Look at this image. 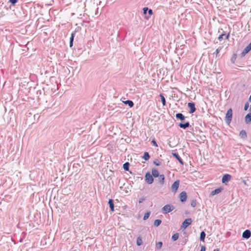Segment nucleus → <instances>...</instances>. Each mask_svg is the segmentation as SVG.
Wrapping results in <instances>:
<instances>
[{"label": "nucleus", "instance_id": "nucleus-1", "mask_svg": "<svg viewBox=\"0 0 251 251\" xmlns=\"http://www.w3.org/2000/svg\"><path fill=\"white\" fill-rule=\"evenodd\" d=\"M232 118V110L231 108H229L227 110L225 117L226 122L227 125H229L231 123Z\"/></svg>", "mask_w": 251, "mask_h": 251}, {"label": "nucleus", "instance_id": "nucleus-2", "mask_svg": "<svg viewBox=\"0 0 251 251\" xmlns=\"http://www.w3.org/2000/svg\"><path fill=\"white\" fill-rule=\"evenodd\" d=\"M174 209V206L168 204L164 205L162 209L164 214H167L172 211Z\"/></svg>", "mask_w": 251, "mask_h": 251}, {"label": "nucleus", "instance_id": "nucleus-3", "mask_svg": "<svg viewBox=\"0 0 251 251\" xmlns=\"http://www.w3.org/2000/svg\"><path fill=\"white\" fill-rule=\"evenodd\" d=\"M145 181L149 184H152L153 182V178L150 172H147L145 176Z\"/></svg>", "mask_w": 251, "mask_h": 251}, {"label": "nucleus", "instance_id": "nucleus-4", "mask_svg": "<svg viewBox=\"0 0 251 251\" xmlns=\"http://www.w3.org/2000/svg\"><path fill=\"white\" fill-rule=\"evenodd\" d=\"M192 222V220L191 218H187L185 219L181 226V228L185 229L187 228L188 226L190 225Z\"/></svg>", "mask_w": 251, "mask_h": 251}, {"label": "nucleus", "instance_id": "nucleus-5", "mask_svg": "<svg viewBox=\"0 0 251 251\" xmlns=\"http://www.w3.org/2000/svg\"><path fill=\"white\" fill-rule=\"evenodd\" d=\"M188 107L189 108V112L190 114H193L196 110L195 107V103L194 102H190L188 103Z\"/></svg>", "mask_w": 251, "mask_h": 251}, {"label": "nucleus", "instance_id": "nucleus-6", "mask_svg": "<svg viewBox=\"0 0 251 251\" xmlns=\"http://www.w3.org/2000/svg\"><path fill=\"white\" fill-rule=\"evenodd\" d=\"M143 14L145 15H147V13H148L149 15L146 16V19H148L151 16V15L152 14V10L151 9H149L148 7H144L143 9Z\"/></svg>", "mask_w": 251, "mask_h": 251}, {"label": "nucleus", "instance_id": "nucleus-7", "mask_svg": "<svg viewBox=\"0 0 251 251\" xmlns=\"http://www.w3.org/2000/svg\"><path fill=\"white\" fill-rule=\"evenodd\" d=\"M179 185V180H177L175 181L171 186L172 191L173 192L176 193L178 188Z\"/></svg>", "mask_w": 251, "mask_h": 251}, {"label": "nucleus", "instance_id": "nucleus-8", "mask_svg": "<svg viewBox=\"0 0 251 251\" xmlns=\"http://www.w3.org/2000/svg\"><path fill=\"white\" fill-rule=\"evenodd\" d=\"M231 177V176L229 174H226L224 175L222 179V183L226 184L230 180Z\"/></svg>", "mask_w": 251, "mask_h": 251}, {"label": "nucleus", "instance_id": "nucleus-9", "mask_svg": "<svg viewBox=\"0 0 251 251\" xmlns=\"http://www.w3.org/2000/svg\"><path fill=\"white\" fill-rule=\"evenodd\" d=\"M187 194H186V192L182 191V192H181L180 193V194H179L180 201L182 202H185L187 200Z\"/></svg>", "mask_w": 251, "mask_h": 251}, {"label": "nucleus", "instance_id": "nucleus-10", "mask_svg": "<svg viewBox=\"0 0 251 251\" xmlns=\"http://www.w3.org/2000/svg\"><path fill=\"white\" fill-rule=\"evenodd\" d=\"M251 236V232L249 229L245 230L242 233V237L248 239Z\"/></svg>", "mask_w": 251, "mask_h": 251}, {"label": "nucleus", "instance_id": "nucleus-11", "mask_svg": "<svg viewBox=\"0 0 251 251\" xmlns=\"http://www.w3.org/2000/svg\"><path fill=\"white\" fill-rule=\"evenodd\" d=\"M178 126L179 127L185 129L189 127L190 126V125L189 122H186L185 123L181 122L179 123Z\"/></svg>", "mask_w": 251, "mask_h": 251}, {"label": "nucleus", "instance_id": "nucleus-12", "mask_svg": "<svg viewBox=\"0 0 251 251\" xmlns=\"http://www.w3.org/2000/svg\"><path fill=\"white\" fill-rule=\"evenodd\" d=\"M172 155L174 157H175L178 161L181 164V165H183L184 164V162L183 161L182 159H181V158L179 156V155H178V154L177 153H176V152H173L172 153Z\"/></svg>", "mask_w": 251, "mask_h": 251}, {"label": "nucleus", "instance_id": "nucleus-13", "mask_svg": "<svg viewBox=\"0 0 251 251\" xmlns=\"http://www.w3.org/2000/svg\"><path fill=\"white\" fill-rule=\"evenodd\" d=\"M223 189V188L222 187H219L218 188H216L211 192L210 195L213 196L215 195L218 194L219 193L222 192Z\"/></svg>", "mask_w": 251, "mask_h": 251}, {"label": "nucleus", "instance_id": "nucleus-14", "mask_svg": "<svg viewBox=\"0 0 251 251\" xmlns=\"http://www.w3.org/2000/svg\"><path fill=\"white\" fill-rule=\"evenodd\" d=\"M176 118L177 120H180L181 121H183L185 120L186 117H185L182 113H178L176 114Z\"/></svg>", "mask_w": 251, "mask_h": 251}, {"label": "nucleus", "instance_id": "nucleus-15", "mask_svg": "<svg viewBox=\"0 0 251 251\" xmlns=\"http://www.w3.org/2000/svg\"><path fill=\"white\" fill-rule=\"evenodd\" d=\"M151 173L152 177H157L160 175H159L158 171L155 168L152 169Z\"/></svg>", "mask_w": 251, "mask_h": 251}, {"label": "nucleus", "instance_id": "nucleus-16", "mask_svg": "<svg viewBox=\"0 0 251 251\" xmlns=\"http://www.w3.org/2000/svg\"><path fill=\"white\" fill-rule=\"evenodd\" d=\"M240 137L246 140L247 138V132L245 130H242L239 133Z\"/></svg>", "mask_w": 251, "mask_h": 251}, {"label": "nucleus", "instance_id": "nucleus-17", "mask_svg": "<svg viewBox=\"0 0 251 251\" xmlns=\"http://www.w3.org/2000/svg\"><path fill=\"white\" fill-rule=\"evenodd\" d=\"M108 204L110 210L113 212L114 211V204L113 200L112 199H109L108 201Z\"/></svg>", "mask_w": 251, "mask_h": 251}, {"label": "nucleus", "instance_id": "nucleus-18", "mask_svg": "<svg viewBox=\"0 0 251 251\" xmlns=\"http://www.w3.org/2000/svg\"><path fill=\"white\" fill-rule=\"evenodd\" d=\"M245 123L248 124L251 122V112L248 113L245 116Z\"/></svg>", "mask_w": 251, "mask_h": 251}, {"label": "nucleus", "instance_id": "nucleus-19", "mask_svg": "<svg viewBox=\"0 0 251 251\" xmlns=\"http://www.w3.org/2000/svg\"><path fill=\"white\" fill-rule=\"evenodd\" d=\"M158 181L161 185H163L165 182V176L164 175L162 174L159 176Z\"/></svg>", "mask_w": 251, "mask_h": 251}, {"label": "nucleus", "instance_id": "nucleus-20", "mask_svg": "<svg viewBox=\"0 0 251 251\" xmlns=\"http://www.w3.org/2000/svg\"><path fill=\"white\" fill-rule=\"evenodd\" d=\"M224 36H225L226 39H228L229 36V33H228L227 35L225 33H222L218 37L219 40L221 41L223 39Z\"/></svg>", "mask_w": 251, "mask_h": 251}, {"label": "nucleus", "instance_id": "nucleus-21", "mask_svg": "<svg viewBox=\"0 0 251 251\" xmlns=\"http://www.w3.org/2000/svg\"><path fill=\"white\" fill-rule=\"evenodd\" d=\"M123 102L125 104L128 105L130 108H131L134 106V103L131 100H126Z\"/></svg>", "mask_w": 251, "mask_h": 251}, {"label": "nucleus", "instance_id": "nucleus-22", "mask_svg": "<svg viewBox=\"0 0 251 251\" xmlns=\"http://www.w3.org/2000/svg\"><path fill=\"white\" fill-rule=\"evenodd\" d=\"M159 97H160V99H161V100L162 101V104L163 106H165L166 104V100H165V98L163 95V94H160L159 95Z\"/></svg>", "mask_w": 251, "mask_h": 251}, {"label": "nucleus", "instance_id": "nucleus-23", "mask_svg": "<svg viewBox=\"0 0 251 251\" xmlns=\"http://www.w3.org/2000/svg\"><path fill=\"white\" fill-rule=\"evenodd\" d=\"M142 158L146 161L148 160L150 158V155L148 152H145Z\"/></svg>", "mask_w": 251, "mask_h": 251}, {"label": "nucleus", "instance_id": "nucleus-24", "mask_svg": "<svg viewBox=\"0 0 251 251\" xmlns=\"http://www.w3.org/2000/svg\"><path fill=\"white\" fill-rule=\"evenodd\" d=\"M129 165H130V164L129 162H126V163H125L123 165V168H124V169L126 171H129Z\"/></svg>", "mask_w": 251, "mask_h": 251}, {"label": "nucleus", "instance_id": "nucleus-25", "mask_svg": "<svg viewBox=\"0 0 251 251\" xmlns=\"http://www.w3.org/2000/svg\"><path fill=\"white\" fill-rule=\"evenodd\" d=\"M136 244L138 246H140L142 245L143 241H142V238L140 236H139L137 237V241H136Z\"/></svg>", "mask_w": 251, "mask_h": 251}, {"label": "nucleus", "instance_id": "nucleus-26", "mask_svg": "<svg viewBox=\"0 0 251 251\" xmlns=\"http://www.w3.org/2000/svg\"><path fill=\"white\" fill-rule=\"evenodd\" d=\"M179 237V234L178 233H176L173 235L172 236V240L173 241H176Z\"/></svg>", "mask_w": 251, "mask_h": 251}, {"label": "nucleus", "instance_id": "nucleus-27", "mask_svg": "<svg viewBox=\"0 0 251 251\" xmlns=\"http://www.w3.org/2000/svg\"><path fill=\"white\" fill-rule=\"evenodd\" d=\"M205 237V233L204 231H202L200 233V240L204 241Z\"/></svg>", "mask_w": 251, "mask_h": 251}, {"label": "nucleus", "instance_id": "nucleus-28", "mask_svg": "<svg viewBox=\"0 0 251 251\" xmlns=\"http://www.w3.org/2000/svg\"><path fill=\"white\" fill-rule=\"evenodd\" d=\"M161 220H159V219H157L154 221L153 225L155 226H158L161 224Z\"/></svg>", "mask_w": 251, "mask_h": 251}, {"label": "nucleus", "instance_id": "nucleus-29", "mask_svg": "<svg viewBox=\"0 0 251 251\" xmlns=\"http://www.w3.org/2000/svg\"><path fill=\"white\" fill-rule=\"evenodd\" d=\"M163 243L161 241H159L156 244V248L157 250H160L162 247Z\"/></svg>", "mask_w": 251, "mask_h": 251}, {"label": "nucleus", "instance_id": "nucleus-30", "mask_svg": "<svg viewBox=\"0 0 251 251\" xmlns=\"http://www.w3.org/2000/svg\"><path fill=\"white\" fill-rule=\"evenodd\" d=\"M150 214H151V212L150 211H148V212H146L143 217V220H147L149 218V217H150Z\"/></svg>", "mask_w": 251, "mask_h": 251}, {"label": "nucleus", "instance_id": "nucleus-31", "mask_svg": "<svg viewBox=\"0 0 251 251\" xmlns=\"http://www.w3.org/2000/svg\"><path fill=\"white\" fill-rule=\"evenodd\" d=\"M76 33V31H74L72 33L71 36L70 38V41L74 42V37Z\"/></svg>", "mask_w": 251, "mask_h": 251}, {"label": "nucleus", "instance_id": "nucleus-32", "mask_svg": "<svg viewBox=\"0 0 251 251\" xmlns=\"http://www.w3.org/2000/svg\"><path fill=\"white\" fill-rule=\"evenodd\" d=\"M197 203V201L196 200H193L191 201V205L192 207H195L196 206Z\"/></svg>", "mask_w": 251, "mask_h": 251}, {"label": "nucleus", "instance_id": "nucleus-33", "mask_svg": "<svg viewBox=\"0 0 251 251\" xmlns=\"http://www.w3.org/2000/svg\"><path fill=\"white\" fill-rule=\"evenodd\" d=\"M236 58H237V55L236 54H233L232 57L231 58V62L232 63H234V62L236 59Z\"/></svg>", "mask_w": 251, "mask_h": 251}, {"label": "nucleus", "instance_id": "nucleus-34", "mask_svg": "<svg viewBox=\"0 0 251 251\" xmlns=\"http://www.w3.org/2000/svg\"><path fill=\"white\" fill-rule=\"evenodd\" d=\"M153 164L156 166H159L161 164V162L157 159L153 161Z\"/></svg>", "mask_w": 251, "mask_h": 251}, {"label": "nucleus", "instance_id": "nucleus-35", "mask_svg": "<svg viewBox=\"0 0 251 251\" xmlns=\"http://www.w3.org/2000/svg\"><path fill=\"white\" fill-rule=\"evenodd\" d=\"M221 50V48L220 47V48H218V49H216L215 52L214 53V54H215L216 55V57H217L219 53L220 52V51Z\"/></svg>", "mask_w": 251, "mask_h": 251}, {"label": "nucleus", "instance_id": "nucleus-36", "mask_svg": "<svg viewBox=\"0 0 251 251\" xmlns=\"http://www.w3.org/2000/svg\"><path fill=\"white\" fill-rule=\"evenodd\" d=\"M17 1L18 0H9V2H10L11 4L13 6L15 5Z\"/></svg>", "mask_w": 251, "mask_h": 251}, {"label": "nucleus", "instance_id": "nucleus-37", "mask_svg": "<svg viewBox=\"0 0 251 251\" xmlns=\"http://www.w3.org/2000/svg\"><path fill=\"white\" fill-rule=\"evenodd\" d=\"M249 107V104L248 102H246L245 104V106H244V110H247V109H248Z\"/></svg>", "mask_w": 251, "mask_h": 251}, {"label": "nucleus", "instance_id": "nucleus-38", "mask_svg": "<svg viewBox=\"0 0 251 251\" xmlns=\"http://www.w3.org/2000/svg\"><path fill=\"white\" fill-rule=\"evenodd\" d=\"M145 199H146L145 198H142L139 199V203H142L145 200Z\"/></svg>", "mask_w": 251, "mask_h": 251}, {"label": "nucleus", "instance_id": "nucleus-39", "mask_svg": "<svg viewBox=\"0 0 251 251\" xmlns=\"http://www.w3.org/2000/svg\"><path fill=\"white\" fill-rule=\"evenodd\" d=\"M151 143H152L153 145L154 146H155V147H157L158 146L156 141L154 139L151 141Z\"/></svg>", "mask_w": 251, "mask_h": 251}, {"label": "nucleus", "instance_id": "nucleus-40", "mask_svg": "<svg viewBox=\"0 0 251 251\" xmlns=\"http://www.w3.org/2000/svg\"><path fill=\"white\" fill-rule=\"evenodd\" d=\"M205 250H206L205 247L204 246H202L201 247L200 251H205Z\"/></svg>", "mask_w": 251, "mask_h": 251}, {"label": "nucleus", "instance_id": "nucleus-41", "mask_svg": "<svg viewBox=\"0 0 251 251\" xmlns=\"http://www.w3.org/2000/svg\"><path fill=\"white\" fill-rule=\"evenodd\" d=\"M70 47L72 48L73 46V42L70 41Z\"/></svg>", "mask_w": 251, "mask_h": 251}, {"label": "nucleus", "instance_id": "nucleus-42", "mask_svg": "<svg viewBox=\"0 0 251 251\" xmlns=\"http://www.w3.org/2000/svg\"><path fill=\"white\" fill-rule=\"evenodd\" d=\"M214 251H220L218 249H215Z\"/></svg>", "mask_w": 251, "mask_h": 251}, {"label": "nucleus", "instance_id": "nucleus-43", "mask_svg": "<svg viewBox=\"0 0 251 251\" xmlns=\"http://www.w3.org/2000/svg\"><path fill=\"white\" fill-rule=\"evenodd\" d=\"M75 31H78V27H77V28L75 29Z\"/></svg>", "mask_w": 251, "mask_h": 251}]
</instances>
